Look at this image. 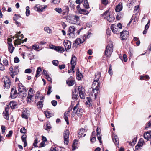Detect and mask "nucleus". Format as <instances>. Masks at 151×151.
I'll list each match as a JSON object with an SVG mask.
<instances>
[{"label":"nucleus","instance_id":"obj_26","mask_svg":"<svg viewBox=\"0 0 151 151\" xmlns=\"http://www.w3.org/2000/svg\"><path fill=\"white\" fill-rule=\"evenodd\" d=\"M44 97H43L40 99V100L42 101H40L38 102L37 106L39 108H42L43 107V100L44 99Z\"/></svg>","mask_w":151,"mask_h":151},{"label":"nucleus","instance_id":"obj_39","mask_svg":"<svg viewBox=\"0 0 151 151\" xmlns=\"http://www.w3.org/2000/svg\"><path fill=\"white\" fill-rule=\"evenodd\" d=\"M33 89L32 88H31L29 91L28 96H30L31 97H32L33 95H32V94H33Z\"/></svg>","mask_w":151,"mask_h":151},{"label":"nucleus","instance_id":"obj_59","mask_svg":"<svg viewBox=\"0 0 151 151\" xmlns=\"http://www.w3.org/2000/svg\"><path fill=\"white\" fill-rule=\"evenodd\" d=\"M55 10L58 13H60L62 12V9L61 8H57L55 9Z\"/></svg>","mask_w":151,"mask_h":151},{"label":"nucleus","instance_id":"obj_17","mask_svg":"<svg viewBox=\"0 0 151 151\" xmlns=\"http://www.w3.org/2000/svg\"><path fill=\"white\" fill-rule=\"evenodd\" d=\"M27 39L26 38L25 39L23 40H21L19 38L18 39L15 40L14 41V44L15 45H16V44H18L19 45H20L22 43H23L24 41L25 42H26L27 41Z\"/></svg>","mask_w":151,"mask_h":151},{"label":"nucleus","instance_id":"obj_1","mask_svg":"<svg viewBox=\"0 0 151 151\" xmlns=\"http://www.w3.org/2000/svg\"><path fill=\"white\" fill-rule=\"evenodd\" d=\"M101 77V73L100 72H97L95 74V78L92 84V91L94 93L95 98L97 96L98 91L99 92V83L98 82L99 79Z\"/></svg>","mask_w":151,"mask_h":151},{"label":"nucleus","instance_id":"obj_49","mask_svg":"<svg viewBox=\"0 0 151 151\" xmlns=\"http://www.w3.org/2000/svg\"><path fill=\"white\" fill-rule=\"evenodd\" d=\"M53 64L56 66H57L58 64V61L57 60H54L52 61Z\"/></svg>","mask_w":151,"mask_h":151},{"label":"nucleus","instance_id":"obj_57","mask_svg":"<svg viewBox=\"0 0 151 151\" xmlns=\"http://www.w3.org/2000/svg\"><path fill=\"white\" fill-rule=\"evenodd\" d=\"M26 129L24 127H23L21 128L20 130V132L22 133H25L26 132Z\"/></svg>","mask_w":151,"mask_h":151},{"label":"nucleus","instance_id":"obj_48","mask_svg":"<svg viewBox=\"0 0 151 151\" xmlns=\"http://www.w3.org/2000/svg\"><path fill=\"white\" fill-rule=\"evenodd\" d=\"M122 17V14L120 13H118L117 17H116V19L119 20Z\"/></svg>","mask_w":151,"mask_h":151},{"label":"nucleus","instance_id":"obj_10","mask_svg":"<svg viewBox=\"0 0 151 151\" xmlns=\"http://www.w3.org/2000/svg\"><path fill=\"white\" fill-rule=\"evenodd\" d=\"M128 32L126 30H124L120 32V38L121 40H124L127 39L128 37Z\"/></svg>","mask_w":151,"mask_h":151},{"label":"nucleus","instance_id":"obj_24","mask_svg":"<svg viewBox=\"0 0 151 151\" xmlns=\"http://www.w3.org/2000/svg\"><path fill=\"white\" fill-rule=\"evenodd\" d=\"M79 106V103H78L75 106L73 109V111L71 114V116L72 117H73L75 115V114L76 113V110L78 108Z\"/></svg>","mask_w":151,"mask_h":151},{"label":"nucleus","instance_id":"obj_19","mask_svg":"<svg viewBox=\"0 0 151 151\" xmlns=\"http://www.w3.org/2000/svg\"><path fill=\"white\" fill-rule=\"evenodd\" d=\"M53 49L59 52L63 53L65 51L64 48L60 46L55 47Z\"/></svg>","mask_w":151,"mask_h":151},{"label":"nucleus","instance_id":"obj_15","mask_svg":"<svg viewBox=\"0 0 151 151\" xmlns=\"http://www.w3.org/2000/svg\"><path fill=\"white\" fill-rule=\"evenodd\" d=\"M47 7L46 5L44 6L43 7L40 6L38 5H36L34 7V9L37 11H43L44 9Z\"/></svg>","mask_w":151,"mask_h":151},{"label":"nucleus","instance_id":"obj_35","mask_svg":"<svg viewBox=\"0 0 151 151\" xmlns=\"http://www.w3.org/2000/svg\"><path fill=\"white\" fill-rule=\"evenodd\" d=\"M84 7L86 9L89 8V5L87 0H84V3L83 4Z\"/></svg>","mask_w":151,"mask_h":151},{"label":"nucleus","instance_id":"obj_38","mask_svg":"<svg viewBox=\"0 0 151 151\" xmlns=\"http://www.w3.org/2000/svg\"><path fill=\"white\" fill-rule=\"evenodd\" d=\"M39 47V45H34L32 46V49L37 51H39L40 50H38Z\"/></svg>","mask_w":151,"mask_h":151},{"label":"nucleus","instance_id":"obj_27","mask_svg":"<svg viewBox=\"0 0 151 151\" xmlns=\"http://www.w3.org/2000/svg\"><path fill=\"white\" fill-rule=\"evenodd\" d=\"M45 114L46 117L48 118L53 116L52 113H51L50 111H45Z\"/></svg>","mask_w":151,"mask_h":151},{"label":"nucleus","instance_id":"obj_36","mask_svg":"<svg viewBox=\"0 0 151 151\" xmlns=\"http://www.w3.org/2000/svg\"><path fill=\"white\" fill-rule=\"evenodd\" d=\"M29 116V114L26 113L25 111L23 112L22 113L21 116L23 118H25V119H27L28 118V116Z\"/></svg>","mask_w":151,"mask_h":151},{"label":"nucleus","instance_id":"obj_42","mask_svg":"<svg viewBox=\"0 0 151 151\" xmlns=\"http://www.w3.org/2000/svg\"><path fill=\"white\" fill-rule=\"evenodd\" d=\"M26 14L27 16H28L30 14V11L29 10V6H27L26 8Z\"/></svg>","mask_w":151,"mask_h":151},{"label":"nucleus","instance_id":"obj_54","mask_svg":"<svg viewBox=\"0 0 151 151\" xmlns=\"http://www.w3.org/2000/svg\"><path fill=\"white\" fill-rule=\"evenodd\" d=\"M5 69L4 65L0 63V70L3 71Z\"/></svg>","mask_w":151,"mask_h":151},{"label":"nucleus","instance_id":"obj_56","mask_svg":"<svg viewBox=\"0 0 151 151\" xmlns=\"http://www.w3.org/2000/svg\"><path fill=\"white\" fill-rule=\"evenodd\" d=\"M13 67L12 66H11L9 68V70L11 72L12 74L11 75V76L12 78H13V76L14 75H13Z\"/></svg>","mask_w":151,"mask_h":151},{"label":"nucleus","instance_id":"obj_5","mask_svg":"<svg viewBox=\"0 0 151 151\" xmlns=\"http://www.w3.org/2000/svg\"><path fill=\"white\" fill-rule=\"evenodd\" d=\"M113 44L110 43L106 46L105 51V55L108 58L109 57L113 51Z\"/></svg>","mask_w":151,"mask_h":151},{"label":"nucleus","instance_id":"obj_25","mask_svg":"<svg viewBox=\"0 0 151 151\" xmlns=\"http://www.w3.org/2000/svg\"><path fill=\"white\" fill-rule=\"evenodd\" d=\"M8 44L9 45V51L10 53H12L13 52L14 48L13 46V45L12 43H10L9 42L8 43Z\"/></svg>","mask_w":151,"mask_h":151},{"label":"nucleus","instance_id":"obj_16","mask_svg":"<svg viewBox=\"0 0 151 151\" xmlns=\"http://www.w3.org/2000/svg\"><path fill=\"white\" fill-rule=\"evenodd\" d=\"M111 29L112 32L115 34H118L119 32V30L117 26L115 24H113L111 27Z\"/></svg>","mask_w":151,"mask_h":151},{"label":"nucleus","instance_id":"obj_41","mask_svg":"<svg viewBox=\"0 0 151 151\" xmlns=\"http://www.w3.org/2000/svg\"><path fill=\"white\" fill-rule=\"evenodd\" d=\"M20 17H21L19 14H15L14 15V16L13 18V19L14 21H16L17 20L19 19Z\"/></svg>","mask_w":151,"mask_h":151},{"label":"nucleus","instance_id":"obj_12","mask_svg":"<svg viewBox=\"0 0 151 151\" xmlns=\"http://www.w3.org/2000/svg\"><path fill=\"white\" fill-rule=\"evenodd\" d=\"M86 131L83 128L80 129L78 131V137L81 138L82 137H84L86 135L85 134Z\"/></svg>","mask_w":151,"mask_h":151},{"label":"nucleus","instance_id":"obj_43","mask_svg":"<svg viewBox=\"0 0 151 151\" xmlns=\"http://www.w3.org/2000/svg\"><path fill=\"white\" fill-rule=\"evenodd\" d=\"M134 12H138L139 11V5L136 6L134 8Z\"/></svg>","mask_w":151,"mask_h":151},{"label":"nucleus","instance_id":"obj_40","mask_svg":"<svg viewBox=\"0 0 151 151\" xmlns=\"http://www.w3.org/2000/svg\"><path fill=\"white\" fill-rule=\"evenodd\" d=\"M121 58H120L122 61L124 60L125 62L127 61V55L125 54H124L123 55V57H121Z\"/></svg>","mask_w":151,"mask_h":151},{"label":"nucleus","instance_id":"obj_53","mask_svg":"<svg viewBox=\"0 0 151 151\" xmlns=\"http://www.w3.org/2000/svg\"><path fill=\"white\" fill-rule=\"evenodd\" d=\"M108 73L110 75H112V69L111 65H110Z\"/></svg>","mask_w":151,"mask_h":151},{"label":"nucleus","instance_id":"obj_21","mask_svg":"<svg viewBox=\"0 0 151 151\" xmlns=\"http://www.w3.org/2000/svg\"><path fill=\"white\" fill-rule=\"evenodd\" d=\"M122 3L120 2L116 6L115 9V11L117 12H119L122 10Z\"/></svg>","mask_w":151,"mask_h":151},{"label":"nucleus","instance_id":"obj_22","mask_svg":"<svg viewBox=\"0 0 151 151\" xmlns=\"http://www.w3.org/2000/svg\"><path fill=\"white\" fill-rule=\"evenodd\" d=\"M84 41V38L82 40H81L80 38H77L75 41V43H73L74 45L76 46L79 45L80 44L83 43Z\"/></svg>","mask_w":151,"mask_h":151},{"label":"nucleus","instance_id":"obj_14","mask_svg":"<svg viewBox=\"0 0 151 151\" xmlns=\"http://www.w3.org/2000/svg\"><path fill=\"white\" fill-rule=\"evenodd\" d=\"M5 110L3 112V115L4 118L7 120L9 119V115L8 113L9 108L8 107L5 108Z\"/></svg>","mask_w":151,"mask_h":151},{"label":"nucleus","instance_id":"obj_58","mask_svg":"<svg viewBox=\"0 0 151 151\" xmlns=\"http://www.w3.org/2000/svg\"><path fill=\"white\" fill-rule=\"evenodd\" d=\"M51 104L53 106H56L57 102L55 100H52L51 101Z\"/></svg>","mask_w":151,"mask_h":151},{"label":"nucleus","instance_id":"obj_47","mask_svg":"<svg viewBox=\"0 0 151 151\" xmlns=\"http://www.w3.org/2000/svg\"><path fill=\"white\" fill-rule=\"evenodd\" d=\"M96 140V137L93 136H91L90 138V141L92 143L94 142Z\"/></svg>","mask_w":151,"mask_h":151},{"label":"nucleus","instance_id":"obj_29","mask_svg":"<svg viewBox=\"0 0 151 151\" xmlns=\"http://www.w3.org/2000/svg\"><path fill=\"white\" fill-rule=\"evenodd\" d=\"M76 30V28L74 26H70L68 31V33L69 32L73 33Z\"/></svg>","mask_w":151,"mask_h":151},{"label":"nucleus","instance_id":"obj_63","mask_svg":"<svg viewBox=\"0 0 151 151\" xmlns=\"http://www.w3.org/2000/svg\"><path fill=\"white\" fill-rule=\"evenodd\" d=\"M41 70V69L40 67H39L37 68L36 72V73H37V75L40 74Z\"/></svg>","mask_w":151,"mask_h":151},{"label":"nucleus","instance_id":"obj_20","mask_svg":"<svg viewBox=\"0 0 151 151\" xmlns=\"http://www.w3.org/2000/svg\"><path fill=\"white\" fill-rule=\"evenodd\" d=\"M78 92L74 91L73 92L72 95V98L74 100H77L79 99V96H78Z\"/></svg>","mask_w":151,"mask_h":151},{"label":"nucleus","instance_id":"obj_28","mask_svg":"<svg viewBox=\"0 0 151 151\" xmlns=\"http://www.w3.org/2000/svg\"><path fill=\"white\" fill-rule=\"evenodd\" d=\"M13 69V75H17L19 72L18 66H15L14 67Z\"/></svg>","mask_w":151,"mask_h":151},{"label":"nucleus","instance_id":"obj_30","mask_svg":"<svg viewBox=\"0 0 151 151\" xmlns=\"http://www.w3.org/2000/svg\"><path fill=\"white\" fill-rule=\"evenodd\" d=\"M144 137L145 139L147 140H149L150 139H151L148 132L144 134Z\"/></svg>","mask_w":151,"mask_h":151},{"label":"nucleus","instance_id":"obj_51","mask_svg":"<svg viewBox=\"0 0 151 151\" xmlns=\"http://www.w3.org/2000/svg\"><path fill=\"white\" fill-rule=\"evenodd\" d=\"M87 98L88 99V101L86 102V104H87L88 103V104L89 105V106H90V104L91 105V103H90V102L91 101V99L88 97H87Z\"/></svg>","mask_w":151,"mask_h":151},{"label":"nucleus","instance_id":"obj_50","mask_svg":"<svg viewBox=\"0 0 151 151\" xmlns=\"http://www.w3.org/2000/svg\"><path fill=\"white\" fill-rule=\"evenodd\" d=\"M46 129L47 130L49 131L50 130L51 128V126L50 124H47L46 125Z\"/></svg>","mask_w":151,"mask_h":151},{"label":"nucleus","instance_id":"obj_11","mask_svg":"<svg viewBox=\"0 0 151 151\" xmlns=\"http://www.w3.org/2000/svg\"><path fill=\"white\" fill-rule=\"evenodd\" d=\"M76 58L75 56H72L71 60V64L72 65V70L73 72H74V69L75 68V66L76 65Z\"/></svg>","mask_w":151,"mask_h":151},{"label":"nucleus","instance_id":"obj_8","mask_svg":"<svg viewBox=\"0 0 151 151\" xmlns=\"http://www.w3.org/2000/svg\"><path fill=\"white\" fill-rule=\"evenodd\" d=\"M2 80L4 81V87L6 88H9L11 84L9 78L6 76L3 78Z\"/></svg>","mask_w":151,"mask_h":151},{"label":"nucleus","instance_id":"obj_3","mask_svg":"<svg viewBox=\"0 0 151 151\" xmlns=\"http://www.w3.org/2000/svg\"><path fill=\"white\" fill-rule=\"evenodd\" d=\"M105 16L104 19H106L107 21L110 22H113L115 19L112 14L109 13V10H106L103 14H101V16Z\"/></svg>","mask_w":151,"mask_h":151},{"label":"nucleus","instance_id":"obj_4","mask_svg":"<svg viewBox=\"0 0 151 151\" xmlns=\"http://www.w3.org/2000/svg\"><path fill=\"white\" fill-rule=\"evenodd\" d=\"M17 89L19 92L18 94L22 95V97L26 96L27 91L25 87L22 83H19L18 84Z\"/></svg>","mask_w":151,"mask_h":151},{"label":"nucleus","instance_id":"obj_13","mask_svg":"<svg viewBox=\"0 0 151 151\" xmlns=\"http://www.w3.org/2000/svg\"><path fill=\"white\" fill-rule=\"evenodd\" d=\"M64 45L66 50H69L71 47V42L68 40H66L64 41Z\"/></svg>","mask_w":151,"mask_h":151},{"label":"nucleus","instance_id":"obj_9","mask_svg":"<svg viewBox=\"0 0 151 151\" xmlns=\"http://www.w3.org/2000/svg\"><path fill=\"white\" fill-rule=\"evenodd\" d=\"M18 94V93H17L15 87H14L11 89L10 96L11 98L14 99L16 98Z\"/></svg>","mask_w":151,"mask_h":151},{"label":"nucleus","instance_id":"obj_55","mask_svg":"<svg viewBox=\"0 0 151 151\" xmlns=\"http://www.w3.org/2000/svg\"><path fill=\"white\" fill-rule=\"evenodd\" d=\"M149 127H151V121H149L147 124L146 126L145 129H146Z\"/></svg>","mask_w":151,"mask_h":151},{"label":"nucleus","instance_id":"obj_64","mask_svg":"<svg viewBox=\"0 0 151 151\" xmlns=\"http://www.w3.org/2000/svg\"><path fill=\"white\" fill-rule=\"evenodd\" d=\"M37 139H35L34 142L33 143V145L35 147H37Z\"/></svg>","mask_w":151,"mask_h":151},{"label":"nucleus","instance_id":"obj_45","mask_svg":"<svg viewBox=\"0 0 151 151\" xmlns=\"http://www.w3.org/2000/svg\"><path fill=\"white\" fill-rule=\"evenodd\" d=\"M52 88V86H48V90L47 91V95H49L52 91L51 90Z\"/></svg>","mask_w":151,"mask_h":151},{"label":"nucleus","instance_id":"obj_2","mask_svg":"<svg viewBox=\"0 0 151 151\" xmlns=\"http://www.w3.org/2000/svg\"><path fill=\"white\" fill-rule=\"evenodd\" d=\"M66 19L68 22L73 24H79L80 22L79 17L76 15H69Z\"/></svg>","mask_w":151,"mask_h":151},{"label":"nucleus","instance_id":"obj_34","mask_svg":"<svg viewBox=\"0 0 151 151\" xmlns=\"http://www.w3.org/2000/svg\"><path fill=\"white\" fill-rule=\"evenodd\" d=\"M44 30L45 31L49 34L51 33L52 32V30L48 27H45L44 28Z\"/></svg>","mask_w":151,"mask_h":151},{"label":"nucleus","instance_id":"obj_23","mask_svg":"<svg viewBox=\"0 0 151 151\" xmlns=\"http://www.w3.org/2000/svg\"><path fill=\"white\" fill-rule=\"evenodd\" d=\"M112 140L116 145H119V139L117 135H115L112 137Z\"/></svg>","mask_w":151,"mask_h":151},{"label":"nucleus","instance_id":"obj_62","mask_svg":"<svg viewBox=\"0 0 151 151\" xmlns=\"http://www.w3.org/2000/svg\"><path fill=\"white\" fill-rule=\"evenodd\" d=\"M13 132L11 130L9 131V134L6 135V136L7 137H9L12 136V134Z\"/></svg>","mask_w":151,"mask_h":151},{"label":"nucleus","instance_id":"obj_61","mask_svg":"<svg viewBox=\"0 0 151 151\" xmlns=\"http://www.w3.org/2000/svg\"><path fill=\"white\" fill-rule=\"evenodd\" d=\"M14 60L15 63H17L19 61V60L17 57H15L14 58Z\"/></svg>","mask_w":151,"mask_h":151},{"label":"nucleus","instance_id":"obj_46","mask_svg":"<svg viewBox=\"0 0 151 151\" xmlns=\"http://www.w3.org/2000/svg\"><path fill=\"white\" fill-rule=\"evenodd\" d=\"M3 62L4 65L6 66H7L8 65V63L7 60L6 59H4L3 60Z\"/></svg>","mask_w":151,"mask_h":151},{"label":"nucleus","instance_id":"obj_32","mask_svg":"<svg viewBox=\"0 0 151 151\" xmlns=\"http://www.w3.org/2000/svg\"><path fill=\"white\" fill-rule=\"evenodd\" d=\"M26 139V136L24 135H23L21 137L22 140V142L24 143V147H25L27 144Z\"/></svg>","mask_w":151,"mask_h":151},{"label":"nucleus","instance_id":"obj_52","mask_svg":"<svg viewBox=\"0 0 151 151\" xmlns=\"http://www.w3.org/2000/svg\"><path fill=\"white\" fill-rule=\"evenodd\" d=\"M96 131L97 136H100L101 132L100 129H99L98 127H97L96 129Z\"/></svg>","mask_w":151,"mask_h":151},{"label":"nucleus","instance_id":"obj_7","mask_svg":"<svg viewBox=\"0 0 151 151\" xmlns=\"http://www.w3.org/2000/svg\"><path fill=\"white\" fill-rule=\"evenodd\" d=\"M78 90L80 98L82 99H84L86 96V93L84 89L83 88L82 86H80L78 88Z\"/></svg>","mask_w":151,"mask_h":151},{"label":"nucleus","instance_id":"obj_44","mask_svg":"<svg viewBox=\"0 0 151 151\" xmlns=\"http://www.w3.org/2000/svg\"><path fill=\"white\" fill-rule=\"evenodd\" d=\"M69 37L71 38H74L75 37V35L74 32L71 33L69 32L68 33Z\"/></svg>","mask_w":151,"mask_h":151},{"label":"nucleus","instance_id":"obj_18","mask_svg":"<svg viewBox=\"0 0 151 151\" xmlns=\"http://www.w3.org/2000/svg\"><path fill=\"white\" fill-rule=\"evenodd\" d=\"M76 113L77 115L79 118L81 117L82 115L83 110L81 108H79L78 107L76 109Z\"/></svg>","mask_w":151,"mask_h":151},{"label":"nucleus","instance_id":"obj_31","mask_svg":"<svg viewBox=\"0 0 151 151\" xmlns=\"http://www.w3.org/2000/svg\"><path fill=\"white\" fill-rule=\"evenodd\" d=\"M76 73L77 78L78 80H81L82 77V75L79 72L78 69V71L76 72Z\"/></svg>","mask_w":151,"mask_h":151},{"label":"nucleus","instance_id":"obj_37","mask_svg":"<svg viewBox=\"0 0 151 151\" xmlns=\"http://www.w3.org/2000/svg\"><path fill=\"white\" fill-rule=\"evenodd\" d=\"M67 83L70 86L73 85L75 83V81L73 80L69 81H67Z\"/></svg>","mask_w":151,"mask_h":151},{"label":"nucleus","instance_id":"obj_33","mask_svg":"<svg viewBox=\"0 0 151 151\" xmlns=\"http://www.w3.org/2000/svg\"><path fill=\"white\" fill-rule=\"evenodd\" d=\"M9 105L12 109H14L16 107L17 104L15 102L11 101L9 103Z\"/></svg>","mask_w":151,"mask_h":151},{"label":"nucleus","instance_id":"obj_6","mask_svg":"<svg viewBox=\"0 0 151 151\" xmlns=\"http://www.w3.org/2000/svg\"><path fill=\"white\" fill-rule=\"evenodd\" d=\"M69 132L68 129L65 130L63 134V136L64 138V142L65 145H67L69 141Z\"/></svg>","mask_w":151,"mask_h":151},{"label":"nucleus","instance_id":"obj_60","mask_svg":"<svg viewBox=\"0 0 151 151\" xmlns=\"http://www.w3.org/2000/svg\"><path fill=\"white\" fill-rule=\"evenodd\" d=\"M59 68L60 69H64L65 68V64H62L59 65Z\"/></svg>","mask_w":151,"mask_h":151}]
</instances>
